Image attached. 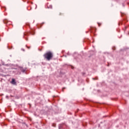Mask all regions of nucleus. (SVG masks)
<instances>
[{"instance_id": "f257e3e1", "label": "nucleus", "mask_w": 129, "mask_h": 129, "mask_svg": "<svg viewBox=\"0 0 129 129\" xmlns=\"http://www.w3.org/2000/svg\"><path fill=\"white\" fill-rule=\"evenodd\" d=\"M53 56L54 55L53 54V52L51 51H48L43 55L44 59H46V60H47V61H50V60H52Z\"/></svg>"}, {"instance_id": "f03ea898", "label": "nucleus", "mask_w": 129, "mask_h": 129, "mask_svg": "<svg viewBox=\"0 0 129 129\" xmlns=\"http://www.w3.org/2000/svg\"><path fill=\"white\" fill-rule=\"evenodd\" d=\"M35 35V30L32 29L29 32H25L24 34V38L26 41H28V36L30 35Z\"/></svg>"}, {"instance_id": "7ed1b4c3", "label": "nucleus", "mask_w": 129, "mask_h": 129, "mask_svg": "<svg viewBox=\"0 0 129 129\" xmlns=\"http://www.w3.org/2000/svg\"><path fill=\"white\" fill-rule=\"evenodd\" d=\"M127 20L126 19V18H124L123 21H119L118 25L119 26H120V25H122L123 24H125V23H127Z\"/></svg>"}, {"instance_id": "20e7f679", "label": "nucleus", "mask_w": 129, "mask_h": 129, "mask_svg": "<svg viewBox=\"0 0 129 129\" xmlns=\"http://www.w3.org/2000/svg\"><path fill=\"white\" fill-rule=\"evenodd\" d=\"M65 127H66V124L64 123L60 124L59 126V129H63L65 128Z\"/></svg>"}, {"instance_id": "39448f33", "label": "nucleus", "mask_w": 129, "mask_h": 129, "mask_svg": "<svg viewBox=\"0 0 129 129\" xmlns=\"http://www.w3.org/2000/svg\"><path fill=\"white\" fill-rule=\"evenodd\" d=\"M46 7L47 8V9H52V4L50 3H47L46 4Z\"/></svg>"}, {"instance_id": "423d86ee", "label": "nucleus", "mask_w": 129, "mask_h": 129, "mask_svg": "<svg viewBox=\"0 0 129 129\" xmlns=\"http://www.w3.org/2000/svg\"><path fill=\"white\" fill-rule=\"evenodd\" d=\"M11 84H13V85H17V82H16V80L15 79H12Z\"/></svg>"}, {"instance_id": "0eeeda50", "label": "nucleus", "mask_w": 129, "mask_h": 129, "mask_svg": "<svg viewBox=\"0 0 129 129\" xmlns=\"http://www.w3.org/2000/svg\"><path fill=\"white\" fill-rule=\"evenodd\" d=\"M96 31V29L94 28H90V32L91 33H94Z\"/></svg>"}, {"instance_id": "6e6552de", "label": "nucleus", "mask_w": 129, "mask_h": 129, "mask_svg": "<svg viewBox=\"0 0 129 129\" xmlns=\"http://www.w3.org/2000/svg\"><path fill=\"white\" fill-rule=\"evenodd\" d=\"M3 22L4 24H9V23H11V22L9 21L8 19H4Z\"/></svg>"}, {"instance_id": "1a4fd4ad", "label": "nucleus", "mask_w": 129, "mask_h": 129, "mask_svg": "<svg viewBox=\"0 0 129 129\" xmlns=\"http://www.w3.org/2000/svg\"><path fill=\"white\" fill-rule=\"evenodd\" d=\"M26 27H28L29 28H30V23H26V25L24 26V27L26 28Z\"/></svg>"}, {"instance_id": "9d476101", "label": "nucleus", "mask_w": 129, "mask_h": 129, "mask_svg": "<svg viewBox=\"0 0 129 129\" xmlns=\"http://www.w3.org/2000/svg\"><path fill=\"white\" fill-rule=\"evenodd\" d=\"M20 70L22 72H26V69L20 68Z\"/></svg>"}, {"instance_id": "9b49d317", "label": "nucleus", "mask_w": 129, "mask_h": 129, "mask_svg": "<svg viewBox=\"0 0 129 129\" xmlns=\"http://www.w3.org/2000/svg\"><path fill=\"white\" fill-rule=\"evenodd\" d=\"M121 17H126L125 14L121 13Z\"/></svg>"}, {"instance_id": "f8f14e48", "label": "nucleus", "mask_w": 129, "mask_h": 129, "mask_svg": "<svg viewBox=\"0 0 129 129\" xmlns=\"http://www.w3.org/2000/svg\"><path fill=\"white\" fill-rule=\"evenodd\" d=\"M98 25L99 27H100V26H101V23H98Z\"/></svg>"}, {"instance_id": "ddd939ff", "label": "nucleus", "mask_w": 129, "mask_h": 129, "mask_svg": "<svg viewBox=\"0 0 129 129\" xmlns=\"http://www.w3.org/2000/svg\"><path fill=\"white\" fill-rule=\"evenodd\" d=\"M93 79H94V80H97V79H98V78L96 77L95 79L93 78Z\"/></svg>"}, {"instance_id": "4468645a", "label": "nucleus", "mask_w": 129, "mask_h": 129, "mask_svg": "<svg viewBox=\"0 0 129 129\" xmlns=\"http://www.w3.org/2000/svg\"><path fill=\"white\" fill-rule=\"evenodd\" d=\"M30 9H31V7H27V10H28L29 11H30Z\"/></svg>"}, {"instance_id": "2eb2a0df", "label": "nucleus", "mask_w": 129, "mask_h": 129, "mask_svg": "<svg viewBox=\"0 0 129 129\" xmlns=\"http://www.w3.org/2000/svg\"><path fill=\"white\" fill-rule=\"evenodd\" d=\"M26 47H27V48H28V49H30V48H31V47H29V46H26Z\"/></svg>"}, {"instance_id": "dca6fc26", "label": "nucleus", "mask_w": 129, "mask_h": 129, "mask_svg": "<svg viewBox=\"0 0 129 129\" xmlns=\"http://www.w3.org/2000/svg\"><path fill=\"white\" fill-rule=\"evenodd\" d=\"M112 49H113V50H115V47H113L112 48Z\"/></svg>"}, {"instance_id": "f3484780", "label": "nucleus", "mask_w": 129, "mask_h": 129, "mask_svg": "<svg viewBox=\"0 0 129 129\" xmlns=\"http://www.w3.org/2000/svg\"><path fill=\"white\" fill-rule=\"evenodd\" d=\"M3 9H4L5 11L7 10V8H6V7L3 8Z\"/></svg>"}, {"instance_id": "a211bd4d", "label": "nucleus", "mask_w": 129, "mask_h": 129, "mask_svg": "<svg viewBox=\"0 0 129 129\" xmlns=\"http://www.w3.org/2000/svg\"><path fill=\"white\" fill-rule=\"evenodd\" d=\"M64 89H65V88H62V91H64Z\"/></svg>"}, {"instance_id": "6ab92c4d", "label": "nucleus", "mask_w": 129, "mask_h": 129, "mask_svg": "<svg viewBox=\"0 0 129 129\" xmlns=\"http://www.w3.org/2000/svg\"><path fill=\"white\" fill-rule=\"evenodd\" d=\"M61 15H62V14L60 13V14H59V15L61 16Z\"/></svg>"}, {"instance_id": "aec40b11", "label": "nucleus", "mask_w": 129, "mask_h": 129, "mask_svg": "<svg viewBox=\"0 0 129 129\" xmlns=\"http://www.w3.org/2000/svg\"><path fill=\"white\" fill-rule=\"evenodd\" d=\"M22 50H23V51H25V49H22Z\"/></svg>"}, {"instance_id": "412c9836", "label": "nucleus", "mask_w": 129, "mask_h": 129, "mask_svg": "<svg viewBox=\"0 0 129 129\" xmlns=\"http://www.w3.org/2000/svg\"><path fill=\"white\" fill-rule=\"evenodd\" d=\"M83 74H85V73H84Z\"/></svg>"}, {"instance_id": "4be33fe9", "label": "nucleus", "mask_w": 129, "mask_h": 129, "mask_svg": "<svg viewBox=\"0 0 129 129\" xmlns=\"http://www.w3.org/2000/svg\"><path fill=\"white\" fill-rule=\"evenodd\" d=\"M0 41H1V39H0Z\"/></svg>"}]
</instances>
